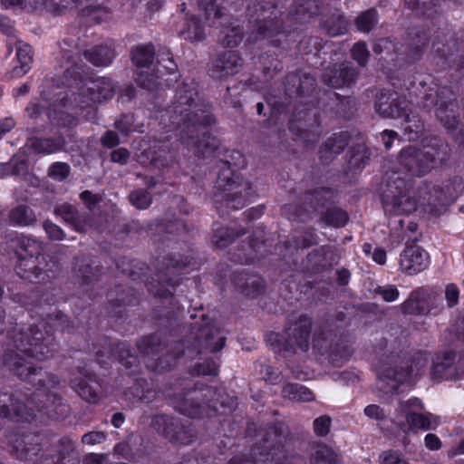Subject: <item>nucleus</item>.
<instances>
[{"instance_id":"obj_1","label":"nucleus","mask_w":464,"mask_h":464,"mask_svg":"<svg viewBox=\"0 0 464 464\" xmlns=\"http://www.w3.org/2000/svg\"><path fill=\"white\" fill-rule=\"evenodd\" d=\"M459 176L446 179L440 185L420 183L414 189L413 176H383L379 193L385 212L411 214L420 208L425 214L438 218L444 214L457 198Z\"/></svg>"},{"instance_id":"obj_2","label":"nucleus","mask_w":464,"mask_h":464,"mask_svg":"<svg viewBox=\"0 0 464 464\" xmlns=\"http://www.w3.org/2000/svg\"><path fill=\"white\" fill-rule=\"evenodd\" d=\"M114 92L115 86L110 78L99 77L88 81L77 92L72 93L70 99L62 93L53 101H49L44 93H41V98L48 102V117L53 124L73 127L77 125V119L63 109L76 108L82 111V113L87 110L83 117L89 121H95L97 111L93 104L111 99Z\"/></svg>"},{"instance_id":"obj_3","label":"nucleus","mask_w":464,"mask_h":464,"mask_svg":"<svg viewBox=\"0 0 464 464\" xmlns=\"http://www.w3.org/2000/svg\"><path fill=\"white\" fill-rule=\"evenodd\" d=\"M246 437L256 439L249 456L239 453L232 457L227 464H281L285 459L284 442L290 434L289 429L282 422L266 427H257L256 423H248Z\"/></svg>"},{"instance_id":"obj_4","label":"nucleus","mask_w":464,"mask_h":464,"mask_svg":"<svg viewBox=\"0 0 464 464\" xmlns=\"http://www.w3.org/2000/svg\"><path fill=\"white\" fill-rule=\"evenodd\" d=\"M407 346L404 335L391 342L387 345L386 360L382 362L378 373L377 386L384 392H397L400 383L407 382L411 376L418 375L428 364L425 353H415L411 357V365L402 359V353Z\"/></svg>"},{"instance_id":"obj_5","label":"nucleus","mask_w":464,"mask_h":464,"mask_svg":"<svg viewBox=\"0 0 464 464\" xmlns=\"http://www.w3.org/2000/svg\"><path fill=\"white\" fill-rule=\"evenodd\" d=\"M169 118V129H180L185 126H194L195 122L207 125L216 123L208 104L199 103L197 84L193 80H186L176 89L174 100L171 105L162 114Z\"/></svg>"},{"instance_id":"obj_6","label":"nucleus","mask_w":464,"mask_h":464,"mask_svg":"<svg viewBox=\"0 0 464 464\" xmlns=\"http://www.w3.org/2000/svg\"><path fill=\"white\" fill-rule=\"evenodd\" d=\"M246 16L253 24L247 37L249 43L271 39L285 32L284 12L271 2L251 0L246 5Z\"/></svg>"},{"instance_id":"obj_7","label":"nucleus","mask_w":464,"mask_h":464,"mask_svg":"<svg viewBox=\"0 0 464 464\" xmlns=\"http://www.w3.org/2000/svg\"><path fill=\"white\" fill-rule=\"evenodd\" d=\"M7 334L14 347L30 357L44 360L53 355L54 339L44 322L34 324L26 329L16 324Z\"/></svg>"},{"instance_id":"obj_8","label":"nucleus","mask_w":464,"mask_h":464,"mask_svg":"<svg viewBox=\"0 0 464 464\" xmlns=\"http://www.w3.org/2000/svg\"><path fill=\"white\" fill-rule=\"evenodd\" d=\"M450 147L440 137H432L423 149L409 146L401 150L398 160L401 167L409 172L430 171L449 157Z\"/></svg>"},{"instance_id":"obj_9","label":"nucleus","mask_w":464,"mask_h":464,"mask_svg":"<svg viewBox=\"0 0 464 464\" xmlns=\"http://www.w3.org/2000/svg\"><path fill=\"white\" fill-rule=\"evenodd\" d=\"M218 389L203 383L186 382L184 391L178 394L179 411L190 418H197L205 410H218L215 397Z\"/></svg>"},{"instance_id":"obj_10","label":"nucleus","mask_w":464,"mask_h":464,"mask_svg":"<svg viewBox=\"0 0 464 464\" xmlns=\"http://www.w3.org/2000/svg\"><path fill=\"white\" fill-rule=\"evenodd\" d=\"M215 188L220 192L215 194V200L227 208L240 209L253 195L251 184L243 176H218Z\"/></svg>"},{"instance_id":"obj_11","label":"nucleus","mask_w":464,"mask_h":464,"mask_svg":"<svg viewBox=\"0 0 464 464\" xmlns=\"http://www.w3.org/2000/svg\"><path fill=\"white\" fill-rule=\"evenodd\" d=\"M4 364L17 377L25 380L34 386L40 387H57L60 383L59 379L42 368H36L18 353L8 350L4 354Z\"/></svg>"},{"instance_id":"obj_12","label":"nucleus","mask_w":464,"mask_h":464,"mask_svg":"<svg viewBox=\"0 0 464 464\" xmlns=\"http://www.w3.org/2000/svg\"><path fill=\"white\" fill-rule=\"evenodd\" d=\"M189 263L188 257H163L161 266L156 275L157 278L148 285L149 292L155 297L160 298H167L172 295L171 289L179 284L178 270L187 267Z\"/></svg>"},{"instance_id":"obj_13","label":"nucleus","mask_w":464,"mask_h":464,"mask_svg":"<svg viewBox=\"0 0 464 464\" xmlns=\"http://www.w3.org/2000/svg\"><path fill=\"white\" fill-rule=\"evenodd\" d=\"M207 124L195 122L194 126H185L179 130V140L184 147L198 159L211 157L219 147V140L216 136L207 131H201Z\"/></svg>"},{"instance_id":"obj_14","label":"nucleus","mask_w":464,"mask_h":464,"mask_svg":"<svg viewBox=\"0 0 464 464\" xmlns=\"http://www.w3.org/2000/svg\"><path fill=\"white\" fill-rule=\"evenodd\" d=\"M312 330V319L301 314L295 321H289L285 326V338L280 344V350L287 354L306 352Z\"/></svg>"},{"instance_id":"obj_15","label":"nucleus","mask_w":464,"mask_h":464,"mask_svg":"<svg viewBox=\"0 0 464 464\" xmlns=\"http://www.w3.org/2000/svg\"><path fill=\"white\" fill-rule=\"evenodd\" d=\"M27 399V404L33 409L37 408L51 419L60 420L69 413V406L63 397L54 391L55 387H40Z\"/></svg>"},{"instance_id":"obj_16","label":"nucleus","mask_w":464,"mask_h":464,"mask_svg":"<svg viewBox=\"0 0 464 464\" xmlns=\"http://www.w3.org/2000/svg\"><path fill=\"white\" fill-rule=\"evenodd\" d=\"M205 321V318H203ZM191 334L194 336L197 354L217 353L221 351L226 343V336L215 322H196L192 325Z\"/></svg>"},{"instance_id":"obj_17","label":"nucleus","mask_w":464,"mask_h":464,"mask_svg":"<svg viewBox=\"0 0 464 464\" xmlns=\"http://www.w3.org/2000/svg\"><path fill=\"white\" fill-rule=\"evenodd\" d=\"M375 111L382 118H402L410 109V103L405 97L395 92L382 91L376 97Z\"/></svg>"},{"instance_id":"obj_18","label":"nucleus","mask_w":464,"mask_h":464,"mask_svg":"<svg viewBox=\"0 0 464 464\" xmlns=\"http://www.w3.org/2000/svg\"><path fill=\"white\" fill-rule=\"evenodd\" d=\"M18 260L16 274L21 278L34 283H40L53 276V271L47 267L49 264L45 256Z\"/></svg>"},{"instance_id":"obj_19","label":"nucleus","mask_w":464,"mask_h":464,"mask_svg":"<svg viewBox=\"0 0 464 464\" xmlns=\"http://www.w3.org/2000/svg\"><path fill=\"white\" fill-rule=\"evenodd\" d=\"M34 410L19 396L13 393L0 392V417L16 418L29 421L34 418Z\"/></svg>"},{"instance_id":"obj_20","label":"nucleus","mask_w":464,"mask_h":464,"mask_svg":"<svg viewBox=\"0 0 464 464\" xmlns=\"http://www.w3.org/2000/svg\"><path fill=\"white\" fill-rule=\"evenodd\" d=\"M334 195L332 188L325 187L308 190L302 198V208L309 215L322 216L334 203Z\"/></svg>"},{"instance_id":"obj_21","label":"nucleus","mask_w":464,"mask_h":464,"mask_svg":"<svg viewBox=\"0 0 464 464\" xmlns=\"http://www.w3.org/2000/svg\"><path fill=\"white\" fill-rule=\"evenodd\" d=\"M108 354L117 356L119 362L125 368L129 375H135L140 371V363L138 357L131 353L130 348L123 343H116L109 347L106 353L98 351L96 353L97 361L101 365L106 363L105 357H110Z\"/></svg>"},{"instance_id":"obj_22","label":"nucleus","mask_w":464,"mask_h":464,"mask_svg":"<svg viewBox=\"0 0 464 464\" xmlns=\"http://www.w3.org/2000/svg\"><path fill=\"white\" fill-rule=\"evenodd\" d=\"M244 60L236 51H225L220 53L214 61L210 69V75L218 80H223L239 72L243 67Z\"/></svg>"},{"instance_id":"obj_23","label":"nucleus","mask_w":464,"mask_h":464,"mask_svg":"<svg viewBox=\"0 0 464 464\" xmlns=\"http://www.w3.org/2000/svg\"><path fill=\"white\" fill-rule=\"evenodd\" d=\"M72 278L81 287H89L99 281L101 270L93 266L92 260L86 256H75L72 264Z\"/></svg>"},{"instance_id":"obj_24","label":"nucleus","mask_w":464,"mask_h":464,"mask_svg":"<svg viewBox=\"0 0 464 464\" xmlns=\"http://www.w3.org/2000/svg\"><path fill=\"white\" fill-rule=\"evenodd\" d=\"M357 75L358 72L351 63H342L326 68L322 74V81L330 87L341 88L353 83Z\"/></svg>"},{"instance_id":"obj_25","label":"nucleus","mask_w":464,"mask_h":464,"mask_svg":"<svg viewBox=\"0 0 464 464\" xmlns=\"http://www.w3.org/2000/svg\"><path fill=\"white\" fill-rule=\"evenodd\" d=\"M285 85L288 96L306 97L315 91L316 79L304 71L293 72L287 74Z\"/></svg>"},{"instance_id":"obj_26","label":"nucleus","mask_w":464,"mask_h":464,"mask_svg":"<svg viewBox=\"0 0 464 464\" xmlns=\"http://www.w3.org/2000/svg\"><path fill=\"white\" fill-rule=\"evenodd\" d=\"M435 296L433 294L423 287L413 290L408 299L401 304V308L404 314H427L432 305Z\"/></svg>"},{"instance_id":"obj_27","label":"nucleus","mask_w":464,"mask_h":464,"mask_svg":"<svg viewBox=\"0 0 464 464\" xmlns=\"http://www.w3.org/2000/svg\"><path fill=\"white\" fill-rule=\"evenodd\" d=\"M351 135L348 131H340L332 134L321 145L319 159L324 165L330 164L348 146Z\"/></svg>"},{"instance_id":"obj_28","label":"nucleus","mask_w":464,"mask_h":464,"mask_svg":"<svg viewBox=\"0 0 464 464\" xmlns=\"http://www.w3.org/2000/svg\"><path fill=\"white\" fill-rule=\"evenodd\" d=\"M428 253L418 246H407L401 254V268L408 275L423 271L428 266Z\"/></svg>"},{"instance_id":"obj_29","label":"nucleus","mask_w":464,"mask_h":464,"mask_svg":"<svg viewBox=\"0 0 464 464\" xmlns=\"http://www.w3.org/2000/svg\"><path fill=\"white\" fill-rule=\"evenodd\" d=\"M324 4L321 0H304L295 2L289 10L285 18L293 24L308 22L322 13Z\"/></svg>"},{"instance_id":"obj_30","label":"nucleus","mask_w":464,"mask_h":464,"mask_svg":"<svg viewBox=\"0 0 464 464\" xmlns=\"http://www.w3.org/2000/svg\"><path fill=\"white\" fill-rule=\"evenodd\" d=\"M439 92L440 103L436 111V116L447 129L454 130L458 125V120L453 114H448L447 111H453L456 95L449 87L439 88Z\"/></svg>"},{"instance_id":"obj_31","label":"nucleus","mask_w":464,"mask_h":464,"mask_svg":"<svg viewBox=\"0 0 464 464\" xmlns=\"http://www.w3.org/2000/svg\"><path fill=\"white\" fill-rule=\"evenodd\" d=\"M236 288L244 295L254 298L264 291V281L256 274H249L245 270L237 271L233 276Z\"/></svg>"},{"instance_id":"obj_32","label":"nucleus","mask_w":464,"mask_h":464,"mask_svg":"<svg viewBox=\"0 0 464 464\" xmlns=\"http://www.w3.org/2000/svg\"><path fill=\"white\" fill-rule=\"evenodd\" d=\"M341 457L328 445L313 441L309 444L310 464H340Z\"/></svg>"},{"instance_id":"obj_33","label":"nucleus","mask_w":464,"mask_h":464,"mask_svg":"<svg viewBox=\"0 0 464 464\" xmlns=\"http://www.w3.org/2000/svg\"><path fill=\"white\" fill-rule=\"evenodd\" d=\"M65 145V140L63 136L50 138L31 137L27 140L25 146L38 154H52L61 150Z\"/></svg>"},{"instance_id":"obj_34","label":"nucleus","mask_w":464,"mask_h":464,"mask_svg":"<svg viewBox=\"0 0 464 464\" xmlns=\"http://www.w3.org/2000/svg\"><path fill=\"white\" fill-rule=\"evenodd\" d=\"M50 449L62 464H79L80 456L71 439L63 437L53 444Z\"/></svg>"},{"instance_id":"obj_35","label":"nucleus","mask_w":464,"mask_h":464,"mask_svg":"<svg viewBox=\"0 0 464 464\" xmlns=\"http://www.w3.org/2000/svg\"><path fill=\"white\" fill-rule=\"evenodd\" d=\"M16 58L19 65L14 66L12 71L5 75L7 80L19 78L29 71L33 61L31 46L18 42Z\"/></svg>"},{"instance_id":"obj_36","label":"nucleus","mask_w":464,"mask_h":464,"mask_svg":"<svg viewBox=\"0 0 464 464\" xmlns=\"http://www.w3.org/2000/svg\"><path fill=\"white\" fill-rule=\"evenodd\" d=\"M354 105L355 102L351 97L341 96L337 92L329 94V110L338 118L350 119L354 112Z\"/></svg>"},{"instance_id":"obj_37","label":"nucleus","mask_w":464,"mask_h":464,"mask_svg":"<svg viewBox=\"0 0 464 464\" xmlns=\"http://www.w3.org/2000/svg\"><path fill=\"white\" fill-rule=\"evenodd\" d=\"M220 0H198V5L209 26L219 25L226 14Z\"/></svg>"},{"instance_id":"obj_38","label":"nucleus","mask_w":464,"mask_h":464,"mask_svg":"<svg viewBox=\"0 0 464 464\" xmlns=\"http://www.w3.org/2000/svg\"><path fill=\"white\" fill-rule=\"evenodd\" d=\"M43 243L28 237H21L17 239L16 255L18 259L44 257L42 254Z\"/></svg>"},{"instance_id":"obj_39","label":"nucleus","mask_w":464,"mask_h":464,"mask_svg":"<svg viewBox=\"0 0 464 464\" xmlns=\"http://www.w3.org/2000/svg\"><path fill=\"white\" fill-rule=\"evenodd\" d=\"M83 55L95 66H107L114 59L115 52L110 46L102 44L84 51Z\"/></svg>"},{"instance_id":"obj_40","label":"nucleus","mask_w":464,"mask_h":464,"mask_svg":"<svg viewBox=\"0 0 464 464\" xmlns=\"http://www.w3.org/2000/svg\"><path fill=\"white\" fill-rule=\"evenodd\" d=\"M14 448L18 458L24 460L34 459L41 450L38 438L31 434L23 436L20 440H17Z\"/></svg>"},{"instance_id":"obj_41","label":"nucleus","mask_w":464,"mask_h":464,"mask_svg":"<svg viewBox=\"0 0 464 464\" xmlns=\"http://www.w3.org/2000/svg\"><path fill=\"white\" fill-rule=\"evenodd\" d=\"M72 387L84 401L90 403H96L99 399V384L97 382L84 378L74 379Z\"/></svg>"},{"instance_id":"obj_42","label":"nucleus","mask_w":464,"mask_h":464,"mask_svg":"<svg viewBox=\"0 0 464 464\" xmlns=\"http://www.w3.org/2000/svg\"><path fill=\"white\" fill-rule=\"evenodd\" d=\"M152 427L160 433H162L170 442H173L175 435L179 429H181V423L168 415H156L152 419Z\"/></svg>"},{"instance_id":"obj_43","label":"nucleus","mask_w":464,"mask_h":464,"mask_svg":"<svg viewBox=\"0 0 464 464\" xmlns=\"http://www.w3.org/2000/svg\"><path fill=\"white\" fill-rule=\"evenodd\" d=\"M428 36L423 30L411 28L408 32V48L412 60L419 59L428 45Z\"/></svg>"},{"instance_id":"obj_44","label":"nucleus","mask_w":464,"mask_h":464,"mask_svg":"<svg viewBox=\"0 0 464 464\" xmlns=\"http://www.w3.org/2000/svg\"><path fill=\"white\" fill-rule=\"evenodd\" d=\"M370 160V152L364 144L353 146L349 150L347 168L350 171H361Z\"/></svg>"},{"instance_id":"obj_45","label":"nucleus","mask_w":464,"mask_h":464,"mask_svg":"<svg viewBox=\"0 0 464 464\" xmlns=\"http://www.w3.org/2000/svg\"><path fill=\"white\" fill-rule=\"evenodd\" d=\"M321 25L330 36L341 35L347 31V21L344 15L338 11L329 17L323 18Z\"/></svg>"},{"instance_id":"obj_46","label":"nucleus","mask_w":464,"mask_h":464,"mask_svg":"<svg viewBox=\"0 0 464 464\" xmlns=\"http://www.w3.org/2000/svg\"><path fill=\"white\" fill-rule=\"evenodd\" d=\"M2 174L10 171V174H28L30 162L28 155L24 151H19L9 160L2 165Z\"/></svg>"},{"instance_id":"obj_47","label":"nucleus","mask_w":464,"mask_h":464,"mask_svg":"<svg viewBox=\"0 0 464 464\" xmlns=\"http://www.w3.org/2000/svg\"><path fill=\"white\" fill-rule=\"evenodd\" d=\"M138 350L147 356H155L163 351V344L159 335L149 334L137 341Z\"/></svg>"},{"instance_id":"obj_48","label":"nucleus","mask_w":464,"mask_h":464,"mask_svg":"<svg viewBox=\"0 0 464 464\" xmlns=\"http://www.w3.org/2000/svg\"><path fill=\"white\" fill-rule=\"evenodd\" d=\"M54 214L61 217L66 223L72 226L78 232H83L84 227L78 217L76 208L70 204H63L55 207Z\"/></svg>"},{"instance_id":"obj_49","label":"nucleus","mask_w":464,"mask_h":464,"mask_svg":"<svg viewBox=\"0 0 464 464\" xmlns=\"http://www.w3.org/2000/svg\"><path fill=\"white\" fill-rule=\"evenodd\" d=\"M283 396L298 401H311L314 399L313 392L298 383H288L284 386Z\"/></svg>"},{"instance_id":"obj_50","label":"nucleus","mask_w":464,"mask_h":464,"mask_svg":"<svg viewBox=\"0 0 464 464\" xmlns=\"http://www.w3.org/2000/svg\"><path fill=\"white\" fill-rule=\"evenodd\" d=\"M155 50L152 44L137 46L131 53V60L138 67H148L153 63Z\"/></svg>"},{"instance_id":"obj_51","label":"nucleus","mask_w":464,"mask_h":464,"mask_svg":"<svg viewBox=\"0 0 464 464\" xmlns=\"http://www.w3.org/2000/svg\"><path fill=\"white\" fill-rule=\"evenodd\" d=\"M243 39V29L239 24H231L220 32L219 42L224 47H235Z\"/></svg>"},{"instance_id":"obj_52","label":"nucleus","mask_w":464,"mask_h":464,"mask_svg":"<svg viewBox=\"0 0 464 464\" xmlns=\"http://www.w3.org/2000/svg\"><path fill=\"white\" fill-rule=\"evenodd\" d=\"M353 354L351 346L343 342L337 343L333 346L328 354L329 362L336 367L342 366Z\"/></svg>"},{"instance_id":"obj_53","label":"nucleus","mask_w":464,"mask_h":464,"mask_svg":"<svg viewBox=\"0 0 464 464\" xmlns=\"http://www.w3.org/2000/svg\"><path fill=\"white\" fill-rule=\"evenodd\" d=\"M455 356V353L448 351L444 353L442 357H437L431 367V377L436 380L442 379L446 371L453 365Z\"/></svg>"},{"instance_id":"obj_54","label":"nucleus","mask_w":464,"mask_h":464,"mask_svg":"<svg viewBox=\"0 0 464 464\" xmlns=\"http://www.w3.org/2000/svg\"><path fill=\"white\" fill-rule=\"evenodd\" d=\"M246 234L245 230L237 231L231 227H221L215 230L212 237L213 243L220 248L226 247L234 242L238 237Z\"/></svg>"},{"instance_id":"obj_55","label":"nucleus","mask_w":464,"mask_h":464,"mask_svg":"<svg viewBox=\"0 0 464 464\" xmlns=\"http://www.w3.org/2000/svg\"><path fill=\"white\" fill-rule=\"evenodd\" d=\"M320 221L328 226L341 227L347 223L348 215L344 210L331 206L324 211V213H323L322 216H320Z\"/></svg>"},{"instance_id":"obj_56","label":"nucleus","mask_w":464,"mask_h":464,"mask_svg":"<svg viewBox=\"0 0 464 464\" xmlns=\"http://www.w3.org/2000/svg\"><path fill=\"white\" fill-rule=\"evenodd\" d=\"M406 6L415 11L418 15L432 17L438 13L435 0H405Z\"/></svg>"},{"instance_id":"obj_57","label":"nucleus","mask_w":464,"mask_h":464,"mask_svg":"<svg viewBox=\"0 0 464 464\" xmlns=\"http://www.w3.org/2000/svg\"><path fill=\"white\" fill-rule=\"evenodd\" d=\"M10 219L16 225L30 226L36 221L33 209L25 205H19L10 212Z\"/></svg>"},{"instance_id":"obj_58","label":"nucleus","mask_w":464,"mask_h":464,"mask_svg":"<svg viewBox=\"0 0 464 464\" xmlns=\"http://www.w3.org/2000/svg\"><path fill=\"white\" fill-rule=\"evenodd\" d=\"M407 422L411 429L430 430L436 425V419L429 413L427 415L410 411L406 416Z\"/></svg>"},{"instance_id":"obj_59","label":"nucleus","mask_w":464,"mask_h":464,"mask_svg":"<svg viewBox=\"0 0 464 464\" xmlns=\"http://www.w3.org/2000/svg\"><path fill=\"white\" fill-rule=\"evenodd\" d=\"M179 34L190 42L202 41L205 34L200 21L195 17L187 21L185 28L179 32Z\"/></svg>"},{"instance_id":"obj_60","label":"nucleus","mask_w":464,"mask_h":464,"mask_svg":"<svg viewBox=\"0 0 464 464\" xmlns=\"http://www.w3.org/2000/svg\"><path fill=\"white\" fill-rule=\"evenodd\" d=\"M404 119V131L409 134L410 139L418 138L424 130V124L418 115L411 114V111H407L406 115H403Z\"/></svg>"},{"instance_id":"obj_61","label":"nucleus","mask_w":464,"mask_h":464,"mask_svg":"<svg viewBox=\"0 0 464 464\" xmlns=\"http://www.w3.org/2000/svg\"><path fill=\"white\" fill-rule=\"evenodd\" d=\"M215 401H218V410H211L214 412L227 414L232 412L237 407V399L236 397L230 396L225 391L218 389Z\"/></svg>"},{"instance_id":"obj_62","label":"nucleus","mask_w":464,"mask_h":464,"mask_svg":"<svg viewBox=\"0 0 464 464\" xmlns=\"http://www.w3.org/2000/svg\"><path fill=\"white\" fill-rule=\"evenodd\" d=\"M378 22V14L375 9L372 8L362 13L356 19L357 29L363 33L370 32Z\"/></svg>"},{"instance_id":"obj_63","label":"nucleus","mask_w":464,"mask_h":464,"mask_svg":"<svg viewBox=\"0 0 464 464\" xmlns=\"http://www.w3.org/2000/svg\"><path fill=\"white\" fill-rule=\"evenodd\" d=\"M167 153L166 149H163V145L160 144H155L143 151V155L150 160V162L159 168L166 165Z\"/></svg>"},{"instance_id":"obj_64","label":"nucleus","mask_w":464,"mask_h":464,"mask_svg":"<svg viewBox=\"0 0 464 464\" xmlns=\"http://www.w3.org/2000/svg\"><path fill=\"white\" fill-rule=\"evenodd\" d=\"M380 464H410L409 460L398 450H388L379 456Z\"/></svg>"}]
</instances>
